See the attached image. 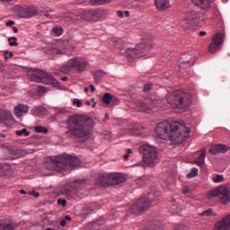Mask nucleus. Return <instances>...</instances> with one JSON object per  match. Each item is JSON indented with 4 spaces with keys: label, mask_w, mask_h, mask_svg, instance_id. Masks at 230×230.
<instances>
[{
    "label": "nucleus",
    "mask_w": 230,
    "mask_h": 230,
    "mask_svg": "<svg viewBox=\"0 0 230 230\" xmlns=\"http://www.w3.org/2000/svg\"><path fill=\"white\" fill-rule=\"evenodd\" d=\"M190 128L186 127L184 121L160 122L155 127V134L159 139L172 141L177 145L184 143L190 137Z\"/></svg>",
    "instance_id": "1"
},
{
    "label": "nucleus",
    "mask_w": 230,
    "mask_h": 230,
    "mask_svg": "<svg viewBox=\"0 0 230 230\" xmlns=\"http://www.w3.org/2000/svg\"><path fill=\"white\" fill-rule=\"evenodd\" d=\"M67 130L66 134L68 137H87L93 132L94 121L89 117L82 115H72L66 119Z\"/></svg>",
    "instance_id": "2"
},
{
    "label": "nucleus",
    "mask_w": 230,
    "mask_h": 230,
    "mask_svg": "<svg viewBox=\"0 0 230 230\" xmlns=\"http://www.w3.org/2000/svg\"><path fill=\"white\" fill-rule=\"evenodd\" d=\"M48 170H64L69 172L80 166V159L71 155H61L56 158H51L45 163Z\"/></svg>",
    "instance_id": "3"
},
{
    "label": "nucleus",
    "mask_w": 230,
    "mask_h": 230,
    "mask_svg": "<svg viewBox=\"0 0 230 230\" xmlns=\"http://www.w3.org/2000/svg\"><path fill=\"white\" fill-rule=\"evenodd\" d=\"M166 102L172 109L187 111L191 105V93H188L182 90H177L166 95Z\"/></svg>",
    "instance_id": "4"
},
{
    "label": "nucleus",
    "mask_w": 230,
    "mask_h": 230,
    "mask_svg": "<svg viewBox=\"0 0 230 230\" xmlns=\"http://www.w3.org/2000/svg\"><path fill=\"white\" fill-rule=\"evenodd\" d=\"M159 192H151L147 197L140 198L130 207L129 213H132L133 215H141V213L146 211L150 206H154L155 203L159 202Z\"/></svg>",
    "instance_id": "5"
},
{
    "label": "nucleus",
    "mask_w": 230,
    "mask_h": 230,
    "mask_svg": "<svg viewBox=\"0 0 230 230\" xmlns=\"http://www.w3.org/2000/svg\"><path fill=\"white\" fill-rule=\"evenodd\" d=\"M31 82H36L37 84H45V85H52L56 89H62L64 84L58 82L51 75L42 71V70H32L29 72Z\"/></svg>",
    "instance_id": "6"
},
{
    "label": "nucleus",
    "mask_w": 230,
    "mask_h": 230,
    "mask_svg": "<svg viewBox=\"0 0 230 230\" xmlns=\"http://www.w3.org/2000/svg\"><path fill=\"white\" fill-rule=\"evenodd\" d=\"M154 40H155V39L153 38L148 41L146 40L144 43L138 44L135 49L128 48L126 49H121V54L125 55L129 62H132V60L143 57V53H146V51H150L151 47L154 46Z\"/></svg>",
    "instance_id": "7"
},
{
    "label": "nucleus",
    "mask_w": 230,
    "mask_h": 230,
    "mask_svg": "<svg viewBox=\"0 0 230 230\" xmlns=\"http://www.w3.org/2000/svg\"><path fill=\"white\" fill-rule=\"evenodd\" d=\"M89 66V62L85 60L84 58L75 57L69 59L63 66L61 67L62 73L66 75L69 73H84L87 66Z\"/></svg>",
    "instance_id": "8"
},
{
    "label": "nucleus",
    "mask_w": 230,
    "mask_h": 230,
    "mask_svg": "<svg viewBox=\"0 0 230 230\" xmlns=\"http://www.w3.org/2000/svg\"><path fill=\"white\" fill-rule=\"evenodd\" d=\"M200 17V13H197L196 11L188 13L181 22V28L183 30H196L202 22Z\"/></svg>",
    "instance_id": "9"
},
{
    "label": "nucleus",
    "mask_w": 230,
    "mask_h": 230,
    "mask_svg": "<svg viewBox=\"0 0 230 230\" xmlns=\"http://www.w3.org/2000/svg\"><path fill=\"white\" fill-rule=\"evenodd\" d=\"M140 154L143 155V161L146 164H157L159 163V155L157 149L150 145H144L140 146Z\"/></svg>",
    "instance_id": "10"
},
{
    "label": "nucleus",
    "mask_w": 230,
    "mask_h": 230,
    "mask_svg": "<svg viewBox=\"0 0 230 230\" xmlns=\"http://www.w3.org/2000/svg\"><path fill=\"white\" fill-rule=\"evenodd\" d=\"M193 64H195V55L193 53L183 54L179 60L178 71L180 75L183 78H189L190 73L186 67H191Z\"/></svg>",
    "instance_id": "11"
},
{
    "label": "nucleus",
    "mask_w": 230,
    "mask_h": 230,
    "mask_svg": "<svg viewBox=\"0 0 230 230\" xmlns=\"http://www.w3.org/2000/svg\"><path fill=\"white\" fill-rule=\"evenodd\" d=\"M209 199L217 197L221 204H229L230 202V190L226 186L216 188L215 190L208 192Z\"/></svg>",
    "instance_id": "12"
},
{
    "label": "nucleus",
    "mask_w": 230,
    "mask_h": 230,
    "mask_svg": "<svg viewBox=\"0 0 230 230\" xmlns=\"http://www.w3.org/2000/svg\"><path fill=\"white\" fill-rule=\"evenodd\" d=\"M98 17V11H84L79 14L72 13L66 16V21L69 22H76L78 21H96Z\"/></svg>",
    "instance_id": "13"
},
{
    "label": "nucleus",
    "mask_w": 230,
    "mask_h": 230,
    "mask_svg": "<svg viewBox=\"0 0 230 230\" xmlns=\"http://www.w3.org/2000/svg\"><path fill=\"white\" fill-rule=\"evenodd\" d=\"M224 33L217 32L212 38V42L208 46V53L210 55H215V53L220 51L222 49V44H224Z\"/></svg>",
    "instance_id": "14"
},
{
    "label": "nucleus",
    "mask_w": 230,
    "mask_h": 230,
    "mask_svg": "<svg viewBox=\"0 0 230 230\" xmlns=\"http://www.w3.org/2000/svg\"><path fill=\"white\" fill-rule=\"evenodd\" d=\"M84 186V181H75L74 185L66 190V197L68 200H73L75 199H80V189Z\"/></svg>",
    "instance_id": "15"
},
{
    "label": "nucleus",
    "mask_w": 230,
    "mask_h": 230,
    "mask_svg": "<svg viewBox=\"0 0 230 230\" xmlns=\"http://www.w3.org/2000/svg\"><path fill=\"white\" fill-rule=\"evenodd\" d=\"M137 112H152L154 109V101L147 99L144 102H138L135 106Z\"/></svg>",
    "instance_id": "16"
},
{
    "label": "nucleus",
    "mask_w": 230,
    "mask_h": 230,
    "mask_svg": "<svg viewBox=\"0 0 230 230\" xmlns=\"http://www.w3.org/2000/svg\"><path fill=\"white\" fill-rule=\"evenodd\" d=\"M230 229V215H227L219 221H217L214 230H229Z\"/></svg>",
    "instance_id": "17"
},
{
    "label": "nucleus",
    "mask_w": 230,
    "mask_h": 230,
    "mask_svg": "<svg viewBox=\"0 0 230 230\" xmlns=\"http://www.w3.org/2000/svg\"><path fill=\"white\" fill-rule=\"evenodd\" d=\"M111 186L123 184L126 179L125 176L119 172H110Z\"/></svg>",
    "instance_id": "18"
},
{
    "label": "nucleus",
    "mask_w": 230,
    "mask_h": 230,
    "mask_svg": "<svg viewBox=\"0 0 230 230\" xmlns=\"http://www.w3.org/2000/svg\"><path fill=\"white\" fill-rule=\"evenodd\" d=\"M229 150V147L226 145H216L212 146L209 149L210 154H213V155H217V154H224V152H227Z\"/></svg>",
    "instance_id": "19"
},
{
    "label": "nucleus",
    "mask_w": 230,
    "mask_h": 230,
    "mask_svg": "<svg viewBox=\"0 0 230 230\" xmlns=\"http://www.w3.org/2000/svg\"><path fill=\"white\" fill-rule=\"evenodd\" d=\"M97 182L100 186H111V172L102 173L97 179Z\"/></svg>",
    "instance_id": "20"
},
{
    "label": "nucleus",
    "mask_w": 230,
    "mask_h": 230,
    "mask_svg": "<svg viewBox=\"0 0 230 230\" xmlns=\"http://www.w3.org/2000/svg\"><path fill=\"white\" fill-rule=\"evenodd\" d=\"M28 111H30V107H28V105H26V104H18L14 108V115L17 118H21V116H22L23 114H27Z\"/></svg>",
    "instance_id": "21"
},
{
    "label": "nucleus",
    "mask_w": 230,
    "mask_h": 230,
    "mask_svg": "<svg viewBox=\"0 0 230 230\" xmlns=\"http://www.w3.org/2000/svg\"><path fill=\"white\" fill-rule=\"evenodd\" d=\"M157 10H168L170 8V0H155Z\"/></svg>",
    "instance_id": "22"
},
{
    "label": "nucleus",
    "mask_w": 230,
    "mask_h": 230,
    "mask_svg": "<svg viewBox=\"0 0 230 230\" xmlns=\"http://www.w3.org/2000/svg\"><path fill=\"white\" fill-rule=\"evenodd\" d=\"M142 128H143V126L139 124H135L131 128L128 129V134H130L131 136H141Z\"/></svg>",
    "instance_id": "23"
},
{
    "label": "nucleus",
    "mask_w": 230,
    "mask_h": 230,
    "mask_svg": "<svg viewBox=\"0 0 230 230\" xmlns=\"http://www.w3.org/2000/svg\"><path fill=\"white\" fill-rule=\"evenodd\" d=\"M11 118L12 113H10V111L0 110V123H4V121H8Z\"/></svg>",
    "instance_id": "24"
},
{
    "label": "nucleus",
    "mask_w": 230,
    "mask_h": 230,
    "mask_svg": "<svg viewBox=\"0 0 230 230\" xmlns=\"http://www.w3.org/2000/svg\"><path fill=\"white\" fill-rule=\"evenodd\" d=\"M15 229H17V224L15 223L0 225V230H15Z\"/></svg>",
    "instance_id": "25"
},
{
    "label": "nucleus",
    "mask_w": 230,
    "mask_h": 230,
    "mask_svg": "<svg viewBox=\"0 0 230 230\" xmlns=\"http://www.w3.org/2000/svg\"><path fill=\"white\" fill-rule=\"evenodd\" d=\"M24 15L22 17H25V19H30L33 17V15H37V11L34 9H25L23 10Z\"/></svg>",
    "instance_id": "26"
},
{
    "label": "nucleus",
    "mask_w": 230,
    "mask_h": 230,
    "mask_svg": "<svg viewBox=\"0 0 230 230\" xmlns=\"http://www.w3.org/2000/svg\"><path fill=\"white\" fill-rule=\"evenodd\" d=\"M103 76H105V72H103L102 70H97L94 74H93V78L95 82H100V80L102 78H103Z\"/></svg>",
    "instance_id": "27"
},
{
    "label": "nucleus",
    "mask_w": 230,
    "mask_h": 230,
    "mask_svg": "<svg viewBox=\"0 0 230 230\" xmlns=\"http://www.w3.org/2000/svg\"><path fill=\"white\" fill-rule=\"evenodd\" d=\"M34 131L37 132V134H48L49 132L48 128L44 126H35Z\"/></svg>",
    "instance_id": "28"
},
{
    "label": "nucleus",
    "mask_w": 230,
    "mask_h": 230,
    "mask_svg": "<svg viewBox=\"0 0 230 230\" xmlns=\"http://www.w3.org/2000/svg\"><path fill=\"white\" fill-rule=\"evenodd\" d=\"M215 0H202V10H209Z\"/></svg>",
    "instance_id": "29"
},
{
    "label": "nucleus",
    "mask_w": 230,
    "mask_h": 230,
    "mask_svg": "<svg viewBox=\"0 0 230 230\" xmlns=\"http://www.w3.org/2000/svg\"><path fill=\"white\" fill-rule=\"evenodd\" d=\"M103 103H106V105H110L111 102H112V95L111 93H105L102 97Z\"/></svg>",
    "instance_id": "30"
},
{
    "label": "nucleus",
    "mask_w": 230,
    "mask_h": 230,
    "mask_svg": "<svg viewBox=\"0 0 230 230\" xmlns=\"http://www.w3.org/2000/svg\"><path fill=\"white\" fill-rule=\"evenodd\" d=\"M199 175V169L192 168L190 173L187 174V179H193V177H197Z\"/></svg>",
    "instance_id": "31"
},
{
    "label": "nucleus",
    "mask_w": 230,
    "mask_h": 230,
    "mask_svg": "<svg viewBox=\"0 0 230 230\" xmlns=\"http://www.w3.org/2000/svg\"><path fill=\"white\" fill-rule=\"evenodd\" d=\"M53 31L57 37H60L64 33V29L61 26H55L53 27Z\"/></svg>",
    "instance_id": "32"
},
{
    "label": "nucleus",
    "mask_w": 230,
    "mask_h": 230,
    "mask_svg": "<svg viewBox=\"0 0 230 230\" xmlns=\"http://www.w3.org/2000/svg\"><path fill=\"white\" fill-rule=\"evenodd\" d=\"M105 3H111V0H90V4H105Z\"/></svg>",
    "instance_id": "33"
},
{
    "label": "nucleus",
    "mask_w": 230,
    "mask_h": 230,
    "mask_svg": "<svg viewBox=\"0 0 230 230\" xmlns=\"http://www.w3.org/2000/svg\"><path fill=\"white\" fill-rule=\"evenodd\" d=\"M8 42L10 46H19V43L17 42L16 37H10L8 38Z\"/></svg>",
    "instance_id": "34"
},
{
    "label": "nucleus",
    "mask_w": 230,
    "mask_h": 230,
    "mask_svg": "<svg viewBox=\"0 0 230 230\" xmlns=\"http://www.w3.org/2000/svg\"><path fill=\"white\" fill-rule=\"evenodd\" d=\"M16 134L18 136H25V137H28V136H30V132L26 128H23L22 130H17Z\"/></svg>",
    "instance_id": "35"
},
{
    "label": "nucleus",
    "mask_w": 230,
    "mask_h": 230,
    "mask_svg": "<svg viewBox=\"0 0 230 230\" xmlns=\"http://www.w3.org/2000/svg\"><path fill=\"white\" fill-rule=\"evenodd\" d=\"M213 181H214L216 183L224 182V175H222V174H217V176L213 178Z\"/></svg>",
    "instance_id": "36"
},
{
    "label": "nucleus",
    "mask_w": 230,
    "mask_h": 230,
    "mask_svg": "<svg viewBox=\"0 0 230 230\" xmlns=\"http://www.w3.org/2000/svg\"><path fill=\"white\" fill-rule=\"evenodd\" d=\"M204 215L206 217H215V213H213V209L208 208V210H205L202 212V216L204 217Z\"/></svg>",
    "instance_id": "37"
},
{
    "label": "nucleus",
    "mask_w": 230,
    "mask_h": 230,
    "mask_svg": "<svg viewBox=\"0 0 230 230\" xmlns=\"http://www.w3.org/2000/svg\"><path fill=\"white\" fill-rule=\"evenodd\" d=\"M154 88V84H147L144 86V93H148V91H152V89Z\"/></svg>",
    "instance_id": "38"
},
{
    "label": "nucleus",
    "mask_w": 230,
    "mask_h": 230,
    "mask_svg": "<svg viewBox=\"0 0 230 230\" xmlns=\"http://www.w3.org/2000/svg\"><path fill=\"white\" fill-rule=\"evenodd\" d=\"M73 105H76L78 108H80L84 104L82 103V101L80 99H74Z\"/></svg>",
    "instance_id": "39"
},
{
    "label": "nucleus",
    "mask_w": 230,
    "mask_h": 230,
    "mask_svg": "<svg viewBox=\"0 0 230 230\" xmlns=\"http://www.w3.org/2000/svg\"><path fill=\"white\" fill-rule=\"evenodd\" d=\"M130 154H132V149H127L126 154L123 155L125 161L128 160V157H130Z\"/></svg>",
    "instance_id": "40"
},
{
    "label": "nucleus",
    "mask_w": 230,
    "mask_h": 230,
    "mask_svg": "<svg viewBox=\"0 0 230 230\" xmlns=\"http://www.w3.org/2000/svg\"><path fill=\"white\" fill-rule=\"evenodd\" d=\"M58 206H63V208H66V206H67V202L66 201V199H58Z\"/></svg>",
    "instance_id": "41"
},
{
    "label": "nucleus",
    "mask_w": 230,
    "mask_h": 230,
    "mask_svg": "<svg viewBox=\"0 0 230 230\" xmlns=\"http://www.w3.org/2000/svg\"><path fill=\"white\" fill-rule=\"evenodd\" d=\"M193 4L198 6L199 8H202V0H191Z\"/></svg>",
    "instance_id": "42"
},
{
    "label": "nucleus",
    "mask_w": 230,
    "mask_h": 230,
    "mask_svg": "<svg viewBox=\"0 0 230 230\" xmlns=\"http://www.w3.org/2000/svg\"><path fill=\"white\" fill-rule=\"evenodd\" d=\"M4 55L5 60H8V58H12V57H13V52L5 51Z\"/></svg>",
    "instance_id": "43"
},
{
    "label": "nucleus",
    "mask_w": 230,
    "mask_h": 230,
    "mask_svg": "<svg viewBox=\"0 0 230 230\" xmlns=\"http://www.w3.org/2000/svg\"><path fill=\"white\" fill-rule=\"evenodd\" d=\"M38 93H48V89L44 86H38Z\"/></svg>",
    "instance_id": "44"
},
{
    "label": "nucleus",
    "mask_w": 230,
    "mask_h": 230,
    "mask_svg": "<svg viewBox=\"0 0 230 230\" xmlns=\"http://www.w3.org/2000/svg\"><path fill=\"white\" fill-rule=\"evenodd\" d=\"M173 230H186V226L184 225H177L174 226Z\"/></svg>",
    "instance_id": "45"
},
{
    "label": "nucleus",
    "mask_w": 230,
    "mask_h": 230,
    "mask_svg": "<svg viewBox=\"0 0 230 230\" xmlns=\"http://www.w3.org/2000/svg\"><path fill=\"white\" fill-rule=\"evenodd\" d=\"M13 24H15V22L13 21H9L5 23V26H13Z\"/></svg>",
    "instance_id": "46"
},
{
    "label": "nucleus",
    "mask_w": 230,
    "mask_h": 230,
    "mask_svg": "<svg viewBox=\"0 0 230 230\" xmlns=\"http://www.w3.org/2000/svg\"><path fill=\"white\" fill-rule=\"evenodd\" d=\"M30 195H33L35 199H38V197L40 196L39 192H35V191L31 192Z\"/></svg>",
    "instance_id": "47"
},
{
    "label": "nucleus",
    "mask_w": 230,
    "mask_h": 230,
    "mask_svg": "<svg viewBox=\"0 0 230 230\" xmlns=\"http://www.w3.org/2000/svg\"><path fill=\"white\" fill-rule=\"evenodd\" d=\"M66 221L65 219H62V220L60 221V226H61V227H66Z\"/></svg>",
    "instance_id": "48"
},
{
    "label": "nucleus",
    "mask_w": 230,
    "mask_h": 230,
    "mask_svg": "<svg viewBox=\"0 0 230 230\" xmlns=\"http://www.w3.org/2000/svg\"><path fill=\"white\" fill-rule=\"evenodd\" d=\"M93 102H94V98H92L91 101H86L85 105L90 106Z\"/></svg>",
    "instance_id": "49"
},
{
    "label": "nucleus",
    "mask_w": 230,
    "mask_h": 230,
    "mask_svg": "<svg viewBox=\"0 0 230 230\" xmlns=\"http://www.w3.org/2000/svg\"><path fill=\"white\" fill-rule=\"evenodd\" d=\"M52 53H53V55H58V54H60V50H58V49H54L52 50Z\"/></svg>",
    "instance_id": "50"
},
{
    "label": "nucleus",
    "mask_w": 230,
    "mask_h": 230,
    "mask_svg": "<svg viewBox=\"0 0 230 230\" xmlns=\"http://www.w3.org/2000/svg\"><path fill=\"white\" fill-rule=\"evenodd\" d=\"M117 15H118V17H119L120 19L123 18V12H122V11H118V12H117Z\"/></svg>",
    "instance_id": "51"
},
{
    "label": "nucleus",
    "mask_w": 230,
    "mask_h": 230,
    "mask_svg": "<svg viewBox=\"0 0 230 230\" xmlns=\"http://www.w3.org/2000/svg\"><path fill=\"white\" fill-rule=\"evenodd\" d=\"M90 91L92 93H94V91H96V88L94 87V85H93V84L90 85Z\"/></svg>",
    "instance_id": "52"
},
{
    "label": "nucleus",
    "mask_w": 230,
    "mask_h": 230,
    "mask_svg": "<svg viewBox=\"0 0 230 230\" xmlns=\"http://www.w3.org/2000/svg\"><path fill=\"white\" fill-rule=\"evenodd\" d=\"M64 219H65L66 221L71 222V217H70V216H66V217H64Z\"/></svg>",
    "instance_id": "53"
},
{
    "label": "nucleus",
    "mask_w": 230,
    "mask_h": 230,
    "mask_svg": "<svg viewBox=\"0 0 230 230\" xmlns=\"http://www.w3.org/2000/svg\"><path fill=\"white\" fill-rule=\"evenodd\" d=\"M125 17H130V13L128 11L124 12Z\"/></svg>",
    "instance_id": "54"
},
{
    "label": "nucleus",
    "mask_w": 230,
    "mask_h": 230,
    "mask_svg": "<svg viewBox=\"0 0 230 230\" xmlns=\"http://www.w3.org/2000/svg\"><path fill=\"white\" fill-rule=\"evenodd\" d=\"M13 31L14 33L19 32V29H17V27H13Z\"/></svg>",
    "instance_id": "55"
},
{
    "label": "nucleus",
    "mask_w": 230,
    "mask_h": 230,
    "mask_svg": "<svg viewBox=\"0 0 230 230\" xmlns=\"http://www.w3.org/2000/svg\"><path fill=\"white\" fill-rule=\"evenodd\" d=\"M67 80H68L67 76H64L61 78L62 82H67Z\"/></svg>",
    "instance_id": "56"
},
{
    "label": "nucleus",
    "mask_w": 230,
    "mask_h": 230,
    "mask_svg": "<svg viewBox=\"0 0 230 230\" xmlns=\"http://www.w3.org/2000/svg\"><path fill=\"white\" fill-rule=\"evenodd\" d=\"M21 195H26V191L24 190H20Z\"/></svg>",
    "instance_id": "57"
},
{
    "label": "nucleus",
    "mask_w": 230,
    "mask_h": 230,
    "mask_svg": "<svg viewBox=\"0 0 230 230\" xmlns=\"http://www.w3.org/2000/svg\"><path fill=\"white\" fill-rule=\"evenodd\" d=\"M4 69V66H3V63H0V71H3Z\"/></svg>",
    "instance_id": "58"
},
{
    "label": "nucleus",
    "mask_w": 230,
    "mask_h": 230,
    "mask_svg": "<svg viewBox=\"0 0 230 230\" xmlns=\"http://www.w3.org/2000/svg\"><path fill=\"white\" fill-rule=\"evenodd\" d=\"M84 93H89V87L84 88Z\"/></svg>",
    "instance_id": "59"
},
{
    "label": "nucleus",
    "mask_w": 230,
    "mask_h": 230,
    "mask_svg": "<svg viewBox=\"0 0 230 230\" xmlns=\"http://www.w3.org/2000/svg\"><path fill=\"white\" fill-rule=\"evenodd\" d=\"M44 16H45V17H51V14H49V13H47L44 14Z\"/></svg>",
    "instance_id": "60"
},
{
    "label": "nucleus",
    "mask_w": 230,
    "mask_h": 230,
    "mask_svg": "<svg viewBox=\"0 0 230 230\" xmlns=\"http://www.w3.org/2000/svg\"><path fill=\"white\" fill-rule=\"evenodd\" d=\"M105 119H109V113H105Z\"/></svg>",
    "instance_id": "61"
},
{
    "label": "nucleus",
    "mask_w": 230,
    "mask_h": 230,
    "mask_svg": "<svg viewBox=\"0 0 230 230\" xmlns=\"http://www.w3.org/2000/svg\"><path fill=\"white\" fill-rule=\"evenodd\" d=\"M93 109H94V107H96V102H93V104L92 105Z\"/></svg>",
    "instance_id": "62"
},
{
    "label": "nucleus",
    "mask_w": 230,
    "mask_h": 230,
    "mask_svg": "<svg viewBox=\"0 0 230 230\" xmlns=\"http://www.w3.org/2000/svg\"><path fill=\"white\" fill-rule=\"evenodd\" d=\"M204 35H207V32L206 31H202V36L204 37Z\"/></svg>",
    "instance_id": "63"
},
{
    "label": "nucleus",
    "mask_w": 230,
    "mask_h": 230,
    "mask_svg": "<svg viewBox=\"0 0 230 230\" xmlns=\"http://www.w3.org/2000/svg\"><path fill=\"white\" fill-rule=\"evenodd\" d=\"M199 36L202 37V31H199Z\"/></svg>",
    "instance_id": "64"
}]
</instances>
